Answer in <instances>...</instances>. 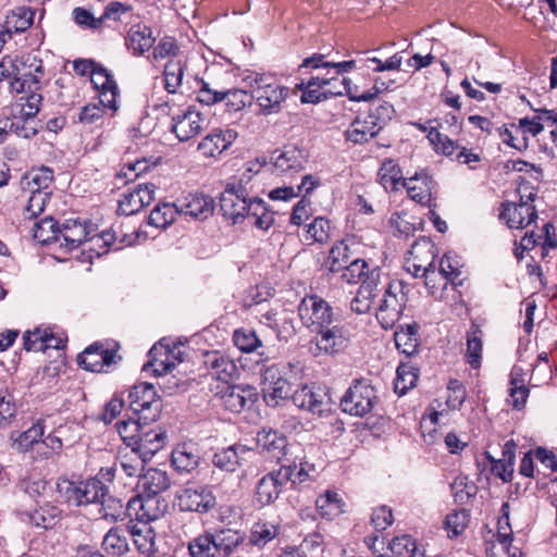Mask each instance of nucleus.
I'll return each instance as SVG.
<instances>
[{
	"instance_id": "72a5a7b5",
	"label": "nucleus",
	"mask_w": 557,
	"mask_h": 557,
	"mask_svg": "<svg viewBox=\"0 0 557 557\" xmlns=\"http://www.w3.org/2000/svg\"><path fill=\"white\" fill-rule=\"evenodd\" d=\"M257 444L262 451H267L273 458L280 459L287 446V438L277 431L263 429L257 434Z\"/></svg>"
},
{
	"instance_id": "3c124183",
	"label": "nucleus",
	"mask_w": 557,
	"mask_h": 557,
	"mask_svg": "<svg viewBox=\"0 0 557 557\" xmlns=\"http://www.w3.org/2000/svg\"><path fill=\"white\" fill-rule=\"evenodd\" d=\"M44 424L41 421L34 423L29 429L18 434L17 437L13 438V445L22 451H26L28 448H34L37 453V444L40 443L44 436Z\"/></svg>"
},
{
	"instance_id": "20e7f679",
	"label": "nucleus",
	"mask_w": 557,
	"mask_h": 557,
	"mask_svg": "<svg viewBox=\"0 0 557 557\" xmlns=\"http://www.w3.org/2000/svg\"><path fill=\"white\" fill-rule=\"evenodd\" d=\"M42 61L35 54L27 53L21 58L5 55L0 60V82L11 81L13 91H26V83L36 87L37 78L44 77Z\"/></svg>"
},
{
	"instance_id": "f704fd0d",
	"label": "nucleus",
	"mask_w": 557,
	"mask_h": 557,
	"mask_svg": "<svg viewBox=\"0 0 557 557\" xmlns=\"http://www.w3.org/2000/svg\"><path fill=\"white\" fill-rule=\"evenodd\" d=\"M172 351L166 346L154 345L150 351V360L145 364L146 371L151 370L156 375L160 376L172 371L175 363L171 361Z\"/></svg>"
},
{
	"instance_id": "a878e982",
	"label": "nucleus",
	"mask_w": 557,
	"mask_h": 557,
	"mask_svg": "<svg viewBox=\"0 0 557 557\" xmlns=\"http://www.w3.org/2000/svg\"><path fill=\"white\" fill-rule=\"evenodd\" d=\"M251 453L252 450L245 445L235 444L215 453L212 462L223 471L234 472Z\"/></svg>"
},
{
	"instance_id": "cd10ccee",
	"label": "nucleus",
	"mask_w": 557,
	"mask_h": 557,
	"mask_svg": "<svg viewBox=\"0 0 557 557\" xmlns=\"http://www.w3.org/2000/svg\"><path fill=\"white\" fill-rule=\"evenodd\" d=\"M403 186L412 200L431 207L433 181L425 172L406 178Z\"/></svg>"
},
{
	"instance_id": "ea45409f",
	"label": "nucleus",
	"mask_w": 557,
	"mask_h": 557,
	"mask_svg": "<svg viewBox=\"0 0 557 557\" xmlns=\"http://www.w3.org/2000/svg\"><path fill=\"white\" fill-rule=\"evenodd\" d=\"M418 330V324L413 323L406 325V327H400L395 332V345L401 354L412 356L417 352L420 344Z\"/></svg>"
},
{
	"instance_id": "bb28decb",
	"label": "nucleus",
	"mask_w": 557,
	"mask_h": 557,
	"mask_svg": "<svg viewBox=\"0 0 557 557\" xmlns=\"http://www.w3.org/2000/svg\"><path fill=\"white\" fill-rule=\"evenodd\" d=\"M219 557L233 555L245 543V536L237 530L218 528L211 531Z\"/></svg>"
},
{
	"instance_id": "bf43d9fd",
	"label": "nucleus",
	"mask_w": 557,
	"mask_h": 557,
	"mask_svg": "<svg viewBox=\"0 0 557 557\" xmlns=\"http://www.w3.org/2000/svg\"><path fill=\"white\" fill-rule=\"evenodd\" d=\"M461 261L457 255H453L450 252L445 253L438 264L437 270L442 273V275L450 282L453 285H460V282H456V280L461 275Z\"/></svg>"
},
{
	"instance_id": "423d86ee",
	"label": "nucleus",
	"mask_w": 557,
	"mask_h": 557,
	"mask_svg": "<svg viewBox=\"0 0 557 557\" xmlns=\"http://www.w3.org/2000/svg\"><path fill=\"white\" fill-rule=\"evenodd\" d=\"M128 403L132 411L145 423L157 421L161 414L162 399L150 383L135 384L129 389Z\"/></svg>"
},
{
	"instance_id": "f8f14e48",
	"label": "nucleus",
	"mask_w": 557,
	"mask_h": 557,
	"mask_svg": "<svg viewBox=\"0 0 557 557\" xmlns=\"http://www.w3.org/2000/svg\"><path fill=\"white\" fill-rule=\"evenodd\" d=\"M315 333L310 342V351L314 356L333 355L345 349L349 342V333L338 324H331Z\"/></svg>"
},
{
	"instance_id": "37998d69",
	"label": "nucleus",
	"mask_w": 557,
	"mask_h": 557,
	"mask_svg": "<svg viewBox=\"0 0 557 557\" xmlns=\"http://www.w3.org/2000/svg\"><path fill=\"white\" fill-rule=\"evenodd\" d=\"M61 510L59 507L45 504L39 508L27 512V522L36 528L49 529L52 528L59 520Z\"/></svg>"
},
{
	"instance_id": "c03bdc74",
	"label": "nucleus",
	"mask_w": 557,
	"mask_h": 557,
	"mask_svg": "<svg viewBox=\"0 0 557 557\" xmlns=\"http://www.w3.org/2000/svg\"><path fill=\"white\" fill-rule=\"evenodd\" d=\"M174 469L180 473H189L198 467L199 456L187 445H180L171 456Z\"/></svg>"
},
{
	"instance_id": "c756f323",
	"label": "nucleus",
	"mask_w": 557,
	"mask_h": 557,
	"mask_svg": "<svg viewBox=\"0 0 557 557\" xmlns=\"http://www.w3.org/2000/svg\"><path fill=\"white\" fill-rule=\"evenodd\" d=\"M170 484L171 482L165 471L149 468L139 475L137 486L140 493L160 496L162 492L170 487Z\"/></svg>"
},
{
	"instance_id": "0eeeda50",
	"label": "nucleus",
	"mask_w": 557,
	"mask_h": 557,
	"mask_svg": "<svg viewBox=\"0 0 557 557\" xmlns=\"http://www.w3.org/2000/svg\"><path fill=\"white\" fill-rule=\"evenodd\" d=\"M377 396L368 380H355L341 399L344 412L355 417H364L373 409Z\"/></svg>"
},
{
	"instance_id": "a18cd8bd",
	"label": "nucleus",
	"mask_w": 557,
	"mask_h": 557,
	"mask_svg": "<svg viewBox=\"0 0 557 557\" xmlns=\"http://www.w3.org/2000/svg\"><path fill=\"white\" fill-rule=\"evenodd\" d=\"M33 237L42 245L61 242V228L51 216H46L33 226Z\"/></svg>"
},
{
	"instance_id": "7ed1b4c3",
	"label": "nucleus",
	"mask_w": 557,
	"mask_h": 557,
	"mask_svg": "<svg viewBox=\"0 0 557 557\" xmlns=\"http://www.w3.org/2000/svg\"><path fill=\"white\" fill-rule=\"evenodd\" d=\"M94 225L79 219H67L61 228V246L75 249L79 245L89 243V249L98 256L107 253L109 248L116 245V232L114 230L102 231L100 234H92Z\"/></svg>"
},
{
	"instance_id": "6ab92c4d",
	"label": "nucleus",
	"mask_w": 557,
	"mask_h": 557,
	"mask_svg": "<svg viewBox=\"0 0 557 557\" xmlns=\"http://www.w3.org/2000/svg\"><path fill=\"white\" fill-rule=\"evenodd\" d=\"M149 423L143 425L138 442L133 454L139 455L144 461L150 460L159 450H161L168 440L166 432L161 428H149Z\"/></svg>"
},
{
	"instance_id": "8fccbe9b",
	"label": "nucleus",
	"mask_w": 557,
	"mask_h": 557,
	"mask_svg": "<svg viewBox=\"0 0 557 557\" xmlns=\"http://www.w3.org/2000/svg\"><path fill=\"white\" fill-rule=\"evenodd\" d=\"M185 67L182 59L169 60L165 64L163 75L165 89L169 94H175L182 85Z\"/></svg>"
},
{
	"instance_id": "c85d7f7f",
	"label": "nucleus",
	"mask_w": 557,
	"mask_h": 557,
	"mask_svg": "<svg viewBox=\"0 0 557 557\" xmlns=\"http://www.w3.org/2000/svg\"><path fill=\"white\" fill-rule=\"evenodd\" d=\"M212 198L202 194H188L180 207V212L195 220H206L213 214Z\"/></svg>"
},
{
	"instance_id": "79ce46f5",
	"label": "nucleus",
	"mask_w": 557,
	"mask_h": 557,
	"mask_svg": "<svg viewBox=\"0 0 557 557\" xmlns=\"http://www.w3.org/2000/svg\"><path fill=\"white\" fill-rule=\"evenodd\" d=\"M317 509L321 517L334 519L344 512L345 503L338 493L326 491L315 500Z\"/></svg>"
},
{
	"instance_id": "aec40b11",
	"label": "nucleus",
	"mask_w": 557,
	"mask_h": 557,
	"mask_svg": "<svg viewBox=\"0 0 557 557\" xmlns=\"http://www.w3.org/2000/svg\"><path fill=\"white\" fill-rule=\"evenodd\" d=\"M382 127L380 119L374 114L357 116L345 131V137L352 144L362 145L374 138Z\"/></svg>"
},
{
	"instance_id": "9d476101",
	"label": "nucleus",
	"mask_w": 557,
	"mask_h": 557,
	"mask_svg": "<svg viewBox=\"0 0 557 557\" xmlns=\"http://www.w3.org/2000/svg\"><path fill=\"white\" fill-rule=\"evenodd\" d=\"M298 313L302 324L312 333L333 324L335 318L330 304L315 295L301 300Z\"/></svg>"
},
{
	"instance_id": "4468645a",
	"label": "nucleus",
	"mask_w": 557,
	"mask_h": 557,
	"mask_svg": "<svg viewBox=\"0 0 557 557\" xmlns=\"http://www.w3.org/2000/svg\"><path fill=\"white\" fill-rule=\"evenodd\" d=\"M116 351L115 345L106 347L103 343H95L79 354L77 360L87 371L107 372L121 359Z\"/></svg>"
},
{
	"instance_id": "2eb2a0df",
	"label": "nucleus",
	"mask_w": 557,
	"mask_h": 557,
	"mask_svg": "<svg viewBox=\"0 0 557 557\" xmlns=\"http://www.w3.org/2000/svg\"><path fill=\"white\" fill-rule=\"evenodd\" d=\"M182 511L208 512L215 506V496L208 486H190L177 494Z\"/></svg>"
},
{
	"instance_id": "f257e3e1",
	"label": "nucleus",
	"mask_w": 557,
	"mask_h": 557,
	"mask_svg": "<svg viewBox=\"0 0 557 557\" xmlns=\"http://www.w3.org/2000/svg\"><path fill=\"white\" fill-rule=\"evenodd\" d=\"M222 214L234 224L250 220L259 230L268 231L274 223V212L265 202L251 194L248 186L227 184L220 197Z\"/></svg>"
},
{
	"instance_id": "a19ab883",
	"label": "nucleus",
	"mask_w": 557,
	"mask_h": 557,
	"mask_svg": "<svg viewBox=\"0 0 557 557\" xmlns=\"http://www.w3.org/2000/svg\"><path fill=\"white\" fill-rule=\"evenodd\" d=\"M483 333L480 325L472 322L467 332V361L473 368L478 369L482 360Z\"/></svg>"
},
{
	"instance_id": "1a4fd4ad",
	"label": "nucleus",
	"mask_w": 557,
	"mask_h": 557,
	"mask_svg": "<svg viewBox=\"0 0 557 557\" xmlns=\"http://www.w3.org/2000/svg\"><path fill=\"white\" fill-rule=\"evenodd\" d=\"M407 301L404 286L400 281H393L384 292L383 298L376 309V320L385 330L393 329L399 320Z\"/></svg>"
},
{
	"instance_id": "473e14b6",
	"label": "nucleus",
	"mask_w": 557,
	"mask_h": 557,
	"mask_svg": "<svg viewBox=\"0 0 557 557\" xmlns=\"http://www.w3.org/2000/svg\"><path fill=\"white\" fill-rule=\"evenodd\" d=\"M35 12L26 7H20L12 10L5 17L3 32L11 36L13 33H23L28 29L34 22Z\"/></svg>"
},
{
	"instance_id": "2f4dec72",
	"label": "nucleus",
	"mask_w": 557,
	"mask_h": 557,
	"mask_svg": "<svg viewBox=\"0 0 557 557\" xmlns=\"http://www.w3.org/2000/svg\"><path fill=\"white\" fill-rule=\"evenodd\" d=\"M154 41L151 28L146 25H134L128 32L127 47L134 54H144L152 48Z\"/></svg>"
},
{
	"instance_id": "39448f33",
	"label": "nucleus",
	"mask_w": 557,
	"mask_h": 557,
	"mask_svg": "<svg viewBox=\"0 0 557 557\" xmlns=\"http://www.w3.org/2000/svg\"><path fill=\"white\" fill-rule=\"evenodd\" d=\"M63 492L66 502L74 506H83L88 504L112 502L114 508H123L120 500L108 497V486L98 478H91L78 483L65 481L63 485H59Z\"/></svg>"
},
{
	"instance_id": "58836bf2",
	"label": "nucleus",
	"mask_w": 557,
	"mask_h": 557,
	"mask_svg": "<svg viewBox=\"0 0 557 557\" xmlns=\"http://www.w3.org/2000/svg\"><path fill=\"white\" fill-rule=\"evenodd\" d=\"M128 534L132 535L134 546L140 554L150 556L154 552L156 533L149 524H134L129 528Z\"/></svg>"
},
{
	"instance_id": "a211bd4d",
	"label": "nucleus",
	"mask_w": 557,
	"mask_h": 557,
	"mask_svg": "<svg viewBox=\"0 0 557 557\" xmlns=\"http://www.w3.org/2000/svg\"><path fill=\"white\" fill-rule=\"evenodd\" d=\"M341 79L337 76L332 77H311L306 84L302 82L297 87L302 90L301 102L319 103L329 97H333L331 91L338 89Z\"/></svg>"
},
{
	"instance_id": "680f3d73",
	"label": "nucleus",
	"mask_w": 557,
	"mask_h": 557,
	"mask_svg": "<svg viewBox=\"0 0 557 557\" xmlns=\"http://www.w3.org/2000/svg\"><path fill=\"white\" fill-rule=\"evenodd\" d=\"M470 515L466 509H458L449 512L444 521L448 537L460 535L468 527Z\"/></svg>"
},
{
	"instance_id": "09e8293b",
	"label": "nucleus",
	"mask_w": 557,
	"mask_h": 557,
	"mask_svg": "<svg viewBox=\"0 0 557 557\" xmlns=\"http://www.w3.org/2000/svg\"><path fill=\"white\" fill-rule=\"evenodd\" d=\"M221 101H224L230 112H238L253 102L252 88L248 91L242 88L222 91Z\"/></svg>"
},
{
	"instance_id": "4d7b16f0",
	"label": "nucleus",
	"mask_w": 557,
	"mask_h": 557,
	"mask_svg": "<svg viewBox=\"0 0 557 557\" xmlns=\"http://www.w3.org/2000/svg\"><path fill=\"white\" fill-rule=\"evenodd\" d=\"M418 381L417 369L410 364L401 363L397 368V375L394 382L395 393L405 395Z\"/></svg>"
},
{
	"instance_id": "393cba45",
	"label": "nucleus",
	"mask_w": 557,
	"mask_h": 557,
	"mask_svg": "<svg viewBox=\"0 0 557 557\" xmlns=\"http://www.w3.org/2000/svg\"><path fill=\"white\" fill-rule=\"evenodd\" d=\"M326 394L322 388L314 385H304L292 395L293 404L312 413H322Z\"/></svg>"
},
{
	"instance_id": "774afa93",
	"label": "nucleus",
	"mask_w": 557,
	"mask_h": 557,
	"mask_svg": "<svg viewBox=\"0 0 557 557\" xmlns=\"http://www.w3.org/2000/svg\"><path fill=\"white\" fill-rule=\"evenodd\" d=\"M235 346L244 351L251 352L261 346V341L258 338L255 331L249 329L236 330L233 335Z\"/></svg>"
},
{
	"instance_id": "13d9d810",
	"label": "nucleus",
	"mask_w": 557,
	"mask_h": 557,
	"mask_svg": "<svg viewBox=\"0 0 557 557\" xmlns=\"http://www.w3.org/2000/svg\"><path fill=\"white\" fill-rule=\"evenodd\" d=\"M425 246L429 248V252L432 257L431 260V269L424 270L425 277V286L429 289L430 294L435 295L438 290H443L447 287L448 281L442 275V273L437 270L434 263V247L430 245V243H425Z\"/></svg>"
},
{
	"instance_id": "69168bd1",
	"label": "nucleus",
	"mask_w": 557,
	"mask_h": 557,
	"mask_svg": "<svg viewBox=\"0 0 557 557\" xmlns=\"http://www.w3.org/2000/svg\"><path fill=\"white\" fill-rule=\"evenodd\" d=\"M50 191L32 190L27 206L25 207L24 218L33 220L42 213L47 202L50 200Z\"/></svg>"
},
{
	"instance_id": "de8ad7c7",
	"label": "nucleus",
	"mask_w": 557,
	"mask_h": 557,
	"mask_svg": "<svg viewBox=\"0 0 557 557\" xmlns=\"http://www.w3.org/2000/svg\"><path fill=\"white\" fill-rule=\"evenodd\" d=\"M278 533V525L269 521H258L253 523L250 530L249 544L264 547L269 542L274 540Z\"/></svg>"
},
{
	"instance_id": "052dcab7",
	"label": "nucleus",
	"mask_w": 557,
	"mask_h": 557,
	"mask_svg": "<svg viewBox=\"0 0 557 557\" xmlns=\"http://www.w3.org/2000/svg\"><path fill=\"white\" fill-rule=\"evenodd\" d=\"M44 77L37 78L38 83L36 87L30 86L29 83H26V91H22L21 94H27L26 97H22L21 100L25 99V103L22 104V113L26 117H34L38 111L39 106L41 103L42 97L38 92L41 88V79Z\"/></svg>"
},
{
	"instance_id": "6e6552de",
	"label": "nucleus",
	"mask_w": 557,
	"mask_h": 557,
	"mask_svg": "<svg viewBox=\"0 0 557 557\" xmlns=\"http://www.w3.org/2000/svg\"><path fill=\"white\" fill-rule=\"evenodd\" d=\"M161 108H168V114L172 117L171 129L180 141H187L196 137L205 128V117L193 107L178 109L168 100Z\"/></svg>"
},
{
	"instance_id": "864d4df0",
	"label": "nucleus",
	"mask_w": 557,
	"mask_h": 557,
	"mask_svg": "<svg viewBox=\"0 0 557 557\" xmlns=\"http://www.w3.org/2000/svg\"><path fill=\"white\" fill-rule=\"evenodd\" d=\"M188 550L191 557H219L211 531H206L188 543Z\"/></svg>"
},
{
	"instance_id": "7c9ffc66",
	"label": "nucleus",
	"mask_w": 557,
	"mask_h": 557,
	"mask_svg": "<svg viewBox=\"0 0 557 557\" xmlns=\"http://www.w3.org/2000/svg\"><path fill=\"white\" fill-rule=\"evenodd\" d=\"M302 67L313 70L324 69L327 70V73L333 70L334 75L338 76L354 70L356 67V61H327L325 54L314 53L302 61L300 69Z\"/></svg>"
},
{
	"instance_id": "9b49d317",
	"label": "nucleus",
	"mask_w": 557,
	"mask_h": 557,
	"mask_svg": "<svg viewBox=\"0 0 557 557\" xmlns=\"http://www.w3.org/2000/svg\"><path fill=\"white\" fill-rule=\"evenodd\" d=\"M211 391L220 399L221 405L234 413L251 408L259 398L256 387L250 385L218 384L215 387H211Z\"/></svg>"
},
{
	"instance_id": "0e129e2a",
	"label": "nucleus",
	"mask_w": 557,
	"mask_h": 557,
	"mask_svg": "<svg viewBox=\"0 0 557 557\" xmlns=\"http://www.w3.org/2000/svg\"><path fill=\"white\" fill-rule=\"evenodd\" d=\"M176 212L174 205H158L149 214V224L160 228L166 227L174 221Z\"/></svg>"
},
{
	"instance_id": "dca6fc26",
	"label": "nucleus",
	"mask_w": 557,
	"mask_h": 557,
	"mask_svg": "<svg viewBox=\"0 0 557 557\" xmlns=\"http://www.w3.org/2000/svg\"><path fill=\"white\" fill-rule=\"evenodd\" d=\"M290 473L285 469L273 470L263 475L256 487V499L261 506L274 503L288 483Z\"/></svg>"
},
{
	"instance_id": "4be33fe9",
	"label": "nucleus",
	"mask_w": 557,
	"mask_h": 557,
	"mask_svg": "<svg viewBox=\"0 0 557 557\" xmlns=\"http://www.w3.org/2000/svg\"><path fill=\"white\" fill-rule=\"evenodd\" d=\"M517 445L510 440L507 441L503 448V457L500 459L493 458L488 453L485 454L483 461H478V466H490L491 473L499 478L504 482H509L513 474L515 449Z\"/></svg>"
},
{
	"instance_id": "5fc2aeb1",
	"label": "nucleus",
	"mask_w": 557,
	"mask_h": 557,
	"mask_svg": "<svg viewBox=\"0 0 557 557\" xmlns=\"http://www.w3.org/2000/svg\"><path fill=\"white\" fill-rule=\"evenodd\" d=\"M143 425L144 421L139 420V418H137V420H123L116 424L117 432L122 441L127 447L132 448V453L138 442L140 432L143 431Z\"/></svg>"
},
{
	"instance_id": "4c0bfd02",
	"label": "nucleus",
	"mask_w": 557,
	"mask_h": 557,
	"mask_svg": "<svg viewBox=\"0 0 557 557\" xmlns=\"http://www.w3.org/2000/svg\"><path fill=\"white\" fill-rule=\"evenodd\" d=\"M383 91L382 87L374 84L369 90L360 92L359 87L355 85L349 78L341 79L338 89L331 91L332 96H347L351 101H370L373 100L379 94Z\"/></svg>"
},
{
	"instance_id": "ddd939ff",
	"label": "nucleus",
	"mask_w": 557,
	"mask_h": 557,
	"mask_svg": "<svg viewBox=\"0 0 557 557\" xmlns=\"http://www.w3.org/2000/svg\"><path fill=\"white\" fill-rule=\"evenodd\" d=\"M168 510L166 500L158 495L139 493L127 503L129 516H134L140 523L149 524L161 518Z\"/></svg>"
},
{
	"instance_id": "f03ea898",
	"label": "nucleus",
	"mask_w": 557,
	"mask_h": 557,
	"mask_svg": "<svg viewBox=\"0 0 557 557\" xmlns=\"http://www.w3.org/2000/svg\"><path fill=\"white\" fill-rule=\"evenodd\" d=\"M243 82L246 87L252 88L253 102L260 115L280 114L290 96V89L270 74L251 72Z\"/></svg>"
},
{
	"instance_id": "c9c22d12",
	"label": "nucleus",
	"mask_w": 557,
	"mask_h": 557,
	"mask_svg": "<svg viewBox=\"0 0 557 557\" xmlns=\"http://www.w3.org/2000/svg\"><path fill=\"white\" fill-rule=\"evenodd\" d=\"M356 257L354 256L348 243L341 240L335 243L330 249L326 260V268L330 273H339L347 267Z\"/></svg>"
},
{
	"instance_id": "412c9836",
	"label": "nucleus",
	"mask_w": 557,
	"mask_h": 557,
	"mask_svg": "<svg viewBox=\"0 0 557 557\" xmlns=\"http://www.w3.org/2000/svg\"><path fill=\"white\" fill-rule=\"evenodd\" d=\"M203 362L209 375L221 385L228 384L237 374L235 362L220 351L206 352Z\"/></svg>"
},
{
	"instance_id": "b1692460",
	"label": "nucleus",
	"mask_w": 557,
	"mask_h": 557,
	"mask_svg": "<svg viewBox=\"0 0 557 557\" xmlns=\"http://www.w3.org/2000/svg\"><path fill=\"white\" fill-rule=\"evenodd\" d=\"M273 166L277 173L293 174L300 172L306 164L304 152L294 146L276 150L272 156Z\"/></svg>"
},
{
	"instance_id": "603ef678",
	"label": "nucleus",
	"mask_w": 557,
	"mask_h": 557,
	"mask_svg": "<svg viewBox=\"0 0 557 557\" xmlns=\"http://www.w3.org/2000/svg\"><path fill=\"white\" fill-rule=\"evenodd\" d=\"M450 490L455 502L465 505L476 494L478 487L467 475L460 474L451 482Z\"/></svg>"
},
{
	"instance_id": "e2e57ef3",
	"label": "nucleus",
	"mask_w": 557,
	"mask_h": 557,
	"mask_svg": "<svg viewBox=\"0 0 557 557\" xmlns=\"http://www.w3.org/2000/svg\"><path fill=\"white\" fill-rule=\"evenodd\" d=\"M152 60L161 61L171 58V60L182 59L181 48L174 37H162L157 46L153 48Z\"/></svg>"
},
{
	"instance_id": "e433bc0d",
	"label": "nucleus",
	"mask_w": 557,
	"mask_h": 557,
	"mask_svg": "<svg viewBox=\"0 0 557 557\" xmlns=\"http://www.w3.org/2000/svg\"><path fill=\"white\" fill-rule=\"evenodd\" d=\"M128 530L121 527L111 528L103 537L102 548L112 556H122L129 550Z\"/></svg>"
},
{
	"instance_id": "49530a36",
	"label": "nucleus",
	"mask_w": 557,
	"mask_h": 557,
	"mask_svg": "<svg viewBox=\"0 0 557 557\" xmlns=\"http://www.w3.org/2000/svg\"><path fill=\"white\" fill-rule=\"evenodd\" d=\"M377 175L381 185L386 190H397L398 185H403V182L406 180L403 176L399 165L393 159H386L383 161Z\"/></svg>"
},
{
	"instance_id": "5701e85b",
	"label": "nucleus",
	"mask_w": 557,
	"mask_h": 557,
	"mask_svg": "<svg viewBox=\"0 0 557 557\" xmlns=\"http://www.w3.org/2000/svg\"><path fill=\"white\" fill-rule=\"evenodd\" d=\"M233 129H213L198 144V150L206 158H216L224 152L236 139Z\"/></svg>"
},
{
	"instance_id": "f3484780",
	"label": "nucleus",
	"mask_w": 557,
	"mask_h": 557,
	"mask_svg": "<svg viewBox=\"0 0 557 557\" xmlns=\"http://www.w3.org/2000/svg\"><path fill=\"white\" fill-rule=\"evenodd\" d=\"M156 186L151 183L139 184L132 190L121 195L117 212L124 215L138 213L143 208L149 206L154 199Z\"/></svg>"
},
{
	"instance_id": "6e6d98bb",
	"label": "nucleus",
	"mask_w": 557,
	"mask_h": 557,
	"mask_svg": "<svg viewBox=\"0 0 557 557\" xmlns=\"http://www.w3.org/2000/svg\"><path fill=\"white\" fill-rule=\"evenodd\" d=\"M290 391L292 387L288 380L278 381L262 387L263 399L268 406L275 407L280 405L281 401L289 398Z\"/></svg>"
},
{
	"instance_id": "338daca9",
	"label": "nucleus",
	"mask_w": 557,
	"mask_h": 557,
	"mask_svg": "<svg viewBox=\"0 0 557 557\" xmlns=\"http://www.w3.org/2000/svg\"><path fill=\"white\" fill-rule=\"evenodd\" d=\"M368 268L369 264L366 260L356 258L339 272V277L347 284H358L366 275Z\"/></svg>"
}]
</instances>
